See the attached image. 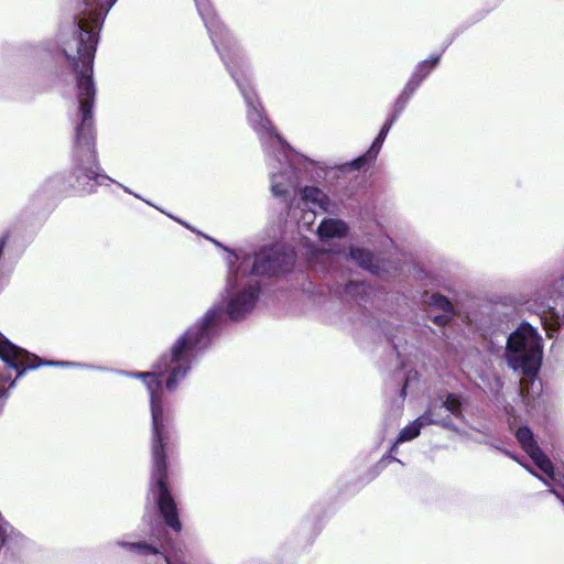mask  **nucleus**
I'll return each mask as SVG.
<instances>
[{
  "instance_id": "nucleus-1",
  "label": "nucleus",
  "mask_w": 564,
  "mask_h": 564,
  "mask_svg": "<svg viewBox=\"0 0 564 564\" xmlns=\"http://www.w3.org/2000/svg\"><path fill=\"white\" fill-rule=\"evenodd\" d=\"M224 313V303L214 304L174 343L171 351L158 360L155 370L130 375L143 381L150 397L153 490L166 524L174 531H180L182 525L175 502L165 484V451L173 437V416L165 392L174 391L186 377L194 352L208 345L210 330L221 322Z\"/></svg>"
},
{
  "instance_id": "nucleus-2",
  "label": "nucleus",
  "mask_w": 564,
  "mask_h": 564,
  "mask_svg": "<svg viewBox=\"0 0 564 564\" xmlns=\"http://www.w3.org/2000/svg\"><path fill=\"white\" fill-rule=\"evenodd\" d=\"M117 0H83L77 21L69 28V36L62 42L65 56L72 63L76 86L74 96L77 104V123L75 145L77 163L74 169L75 182L72 185L82 192H93L97 185H107L115 181L100 173L94 150L95 86L93 82V63L98 42V31L105 15Z\"/></svg>"
},
{
  "instance_id": "nucleus-3",
  "label": "nucleus",
  "mask_w": 564,
  "mask_h": 564,
  "mask_svg": "<svg viewBox=\"0 0 564 564\" xmlns=\"http://www.w3.org/2000/svg\"><path fill=\"white\" fill-rule=\"evenodd\" d=\"M195 2L217 51L243 96L248 121L262 140L269 154L271 193L274 197L286 200L294 193L300 181L295 167L296 159L272 128L258 97L249 85L250 67L245 54L236 43L231 42L209 1L195 0Z\"/></svg>"
},
{
  "instance_id": "nucleus-4",
  "label": "nucleus",
  "mask_w": 564,
  "mask_h": 564,
  "mask_svg": "<svg viewBox=\"0 0 564 564\" xmlns=\"http://www.w3.org/2000/svg\"><path fill=\"white\" fill-rule=\"evenodd\" d=\"M239 256L230 253L227 258L229 267H232ZM292 253H281L280 248H270L262 250L256 256L246 257L239 268L230 273L227 281L224 302L226 303V313L238 321L249 314L258 300L259 285L257 282L245 281V274L250 271L253 275L279 274L288 271L293 264Z\"/></svg>"
},
{
  "instance_id": "nucleus-5",
  "label": "nucleus",
  "mask_w": 564,
  "mask_h": 564,
  "mask_svg": "<svg viewBox=\"0 0 564 564\" xmlns=\"http://www.w3.org/2000/svg\"><path fill=\"white\" fill-rule=\"evenodd\" d=\"M503 357L510 369L528 377L520 381V399L525 411L534 409L541 383L531 377L536 375L543 359V339L536 328L528 323L519 325L507 338Z\"/></svg>"
},
{
  "instance_id": "nucleus-6",
  "label": "nucleus",
  "mask_w": 564,
  "mask_h": 564,
  "mask_svg": "<svg viewBox=\"0 0 564 564\" xmlns=\"http://www.w3.org/2000/svg\"><path fill=\"white\" fill-rule=\"evenodd\" d=\"M516 437L534 465L541 470L542 475L539 478L564 503V474L554 470L551 460L539 448L532 432L528 427L518 429Z\"/></svg>"
},
{
  "instance_id": "nucleus-7",
  "label": "nucleus",
  "mask_w": 564,
  "mask_h": 564,
  "mask_svg": "<svg viewBox=\"0 0 564 564\" xmlns=\"http://www.w3.org/2000/svg\"><path fill=\"white\" fill-rule=\"evenodd\" d=\"M301 203L308 209L304 210L297 203L296 206L291 205L289 210V217L296 221L300 228H310L314 220L316 209L324 213L334 212L335 204L332 199L319 188L315 186H305L301 191Z\"/></svg>"
},
{
  "instance_id": "nucleus-8",
  "label": "nucleus",
  "mask_w": 564,
  "mask_h": 564,
  "mask_svg": "<svg viewBox=\"0 0 564 564\" xmlns=\"http://www.w3.org/2000/svg\"><path fill=\"white\" fill-rule=\"evenodd\" d=\"M0 358L12 369L18 371V378L28 369L37 368L41 365L70 367L77 364L68 361H42L37 356L28 352L24 349L13 345L2 335H0Z\"/></svg>"
},
{
  "instance_id": "nucleus-9",
  "label": "nucleus",
  "mask_w": 564,
  "mask_h": 564,
  "mask_svg": "<svg viewBox=\"0 0 564 564\" xmlns=\"http://www.w3.org/2000/svg\"><path fill=\"white\" fill-rule=\"evenodd\" d=\"M553 289L558 294L557 297L553 300V305L549 306L550 316L544 317L545 324H547L550 328L558 327L564 321V275L554 282Z\"/></svg>"
},
{
  "instance_id": "nucleus-10",
  "label": "nucleus",
  "mask_w": 564,
  "mask_h": 564,
  "mask_svg": "<svg viewBox=\"0 0 564 564\" xmlns=\"http://www.w3.org/2000/svg\"><path fill=\"white\" fill-rule=\"evenodd\" d=\"M347 225L337 218H326L317 228V232L322 241H327L328 239L334 238H343L347 235Z\"/></svg>"
},
{
  "instance_id": "nucleus-11",
  "label": "nucleus",
  "mask_w": 564,
  "mask_h": 564,
  "mask_svg": "<svg viewBox=\"0 0 564 564\" xmlns=\"http://www.w3.org/2000/svg\"><path fill=\"white\" fill-rule=\"evenodd\" d=\"M421 416H427V419L433 420L429 421V425L436 424L449 430L455 429L449 414L444 409H441L438 400H435Z\"/></svg>"
},
{
  "instance_id": "nucleus-12",
  "label": "nucleus",
  "mask_w": 564,
  "mask_h": 564,
  "mask_svg": "<svg viewBox=\"0 0 564 564\" xmlns=\"http://www.w3.org/2000/svg\"><path fill=\"white\" fill-rule=\"evenodd\" d=\"M429 421H431V420L427 419V416H419L416 420H414L409 425L403 427L401 430V432L399 433V436L392 447V451L395 449L398 444L403 443V442H409V441H412L415 437H417L420 435L421 430L424 426L429 425Z\"/></svg>"
},
{
  "instance_id": "nucleus-13",
  "label": "nucleus",
  "mask_w": 564,
  "mask_h": 564,
  "mask_svg": "<svg viewBox=\"0 0 564 564\" xmlns=\"http://www.w3.org/2000/svg\"><path fill=\"white\" fill-rule=\"evenodd\" d=\"M438 61L440 57L434 56L430 59H425L422 63H420L411 80L408 83L404 93L409 91V94H411L417 87V85L427 76L432 68L436 66Z\"/></svg>"
},
{
  "instance_id": "nucleus-14",
  "label": "nucleus",
  "mask_w": 564,
  "mask_h": 564,
  "mask_svg": "<svg viewBox=\"0 0 564 564\" xmlns=\"http://www.w3.org/2000/svg\"><path fill=\"white\" fill-rule=\"evenodd\" d=\"M350 257L361 268L367 269L373 273L378 272L379 268L373 261V254L368 250L362 248H351Z\"/></svg>"
},
{
  "instance_id": "nucleus-15",
  "label": "nucleus",
  "mask_w": 564,
  "mask_h": 564,
  "mask_svg": "<svg viewBox=\"0 0 564 564\" xmlns=\"http://www.w3.org/2000/svg\"><path fill=\"white\" fill-rule=\"evenodd\" d=\"M437 400L440 401L441 409H444L449 416L463 417L462 402L457 394L447 393L444 397H440Z\"/></svg>"
},
{
  "instance_id": "nucleus-16",
  "label": "nucleus",
  "mask_w": 564,
  "mask_h": 564,
  "mask_svg": "<svg viewBox=\"0 0 564 564\" xmlns=\"http://www.w3.org/2000/svg\"><path fill=\"white\" fill-rule=\"evenodd\" d=\"M423 302L431 307L441 310L445 314H449L453 310L452 303L444 295L437 293H425Z\"/></svg>"
},
{
  "instance_id": "nucleus-17",
  "label": "nucleus",
  "mask_w": 564,
  "mask_h": 564,
  "mask_svg": "<svg viewBox=\"0 0 564 564\" xmlns=\"http://www.w3.org/2000/svg\"><path fill=\"white\" fill-rule=\"evenodd\" d=\"M392 122H393V119L390 120L389 122H387L380 130L378 137L375 139V141L372 142V145L370 147V149L367 153V156L369 159H375L378 155V152H379L391 126H392Z\"/></svg>"
},
{
  "instance_id": "nucleus-18",
  "label": "nucleus",
  "mask_w": 564,
  "mask_h": 564,
  "mask_svg": "<svg viewBox=\"0 0 564 564\" xmlns=\"http://www.w3.org/2000/svg\"><path fill=\"white\" fill-rule=\"evenodd\" d=\"M366 160H367V156H360L356 160H354L350 165L352 169L355 170H359L364 166V164L366 163Z\"/></svg>"
},
{
  "instance_id": "nucleus-19",
  "label": "nucleus",
  "mask_w": 564,
  "mask_h": 564,
  "mask_svg": "<svg viewBox=\"0 0 564 564\" xmlns=\"http://www.w3.org/2000/svg\"><path fill=\"white\" fill-rule=\"evenodd\" d=\"M9 379V377L3 378L0 376V400L6 399L8 397L4 386Z\"/></svg>"
},
{
  "instance_id": "nucleus-20",
  "label": "nucleus",
  "mask_w": 564,
  "mask_h": 564,
  "mask_svg": "<svg viewBox=\"0 0 564 564\" xmlns=\"http://www.w3.org/2000/svg\"><path fill=\"white\" fill-rule=\"evenodd\" d=\"M8 525L0 519V545L4 542Z\"/></svg>"
},
{
  "instance_id": "nucleus-21",
  "label": "nucleus",
  "mask_w": 564,
  "mask_h": 564,
  "mask_svg": "<svg viewBox=\"0 0 564 564\" xmlns=\"http://www.w3.org/2000/svg\"><path fill=\"white\" fill-rule=\"evenodd\" d=\"M8 525L0 519V545L4 542Z\"/></svg>"
},
{
  "instance_id": "nucleus-22",
  "label": "nucleus",
  "mask_w": 564,
  "mask_h": 564,
  "mask_svg": "<svg viewBox=\"0 0 564 564\" xmlns=\"http://www.w3.org/2000/svg\"><path fill=\"white\" fill-rule=\"evenodd\" d=\"M446 318H447L446 315H442V316H436L434 319H435V323H437V324H444Z\"/></svg>"
},
{
  "instance_id": "nucleus-23",
  "label": "nucleus",
  "mask_w": 564,
  "mask_h": 564,
  "mask_svg": "<svg viewBox=\"0 0 564 564\" xmlns=\"http://www.w3.org/2000/svg\"><path fill=\"white\" fill-rule=\"evenodd\" d=\"M121 188H123L127 193L133 194L128 187L123 186L122 184H118Z\"/></svg>"
},
{
  "instance_id": "nucleus-24",
  "label": "nucleus",
  "mask_w": 564,
  "mask_h": 564,
  "mask_svg": "<svg viewBox=\"0 0 564 564\" xmlns=\"http://www.w3.org/2000/svg\"><path fill=\"white\" fill-rule=\"evenodd\" d=\"M13 386H14V380H13V381H11V383H10V386H9V387L11 388V387H13Z\"/></svg>"
}]
</instances>
